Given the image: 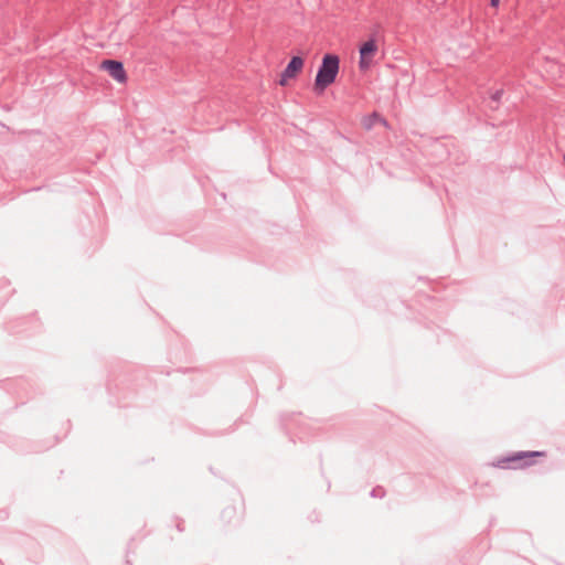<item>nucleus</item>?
Masks as SVG:
<instances>
[{"instance_id": "nucleus-5", "label": "nucleus", "mask_w": 565, "mask_h": 565, "mask_svg": "<svg viewBox=\"0 0 565 565\" xmlns=\"http://www.w3.org/2000/svg\"><path fill=\"white\" fill-rule=\"evenodd\" d=\"M377 51V45L374 39H370L360 46V55L372 57Z\"/></svg>"}, {"instance_id": "nucleus-2", "label": "nucleus", "mask_w": 565, "mask_h": 565, "mask_svg": "<svg viewBox=\"0 0 565 565\" xmlns=\"http://www.w3.org/2000/svg\"><path fill=\"white\" fill-rule=\"evenodd\" d=\"M102 68L107 71L108 74L118 83H126L127 74L124 64L117 60H105L102 62Z\"/></svg>"}, {"instance_id": "nucleus-4", "label": "nucleus", "mask_w": 565, "mask_h": 565, "mask_svg": "<svg viewBox=\"0 0 565 565\" xmlns=\"http://www.w3.org/2000/svg\"><path fill=\"white\" fill-rule=\"evenodd\" d=\"M542 452L539 451H520L511 457L504 458L501 462L504 463H514V468L523 467L530 465V462L525 461L522 462L526 458H533L535 456H541Z\"/></svg>"}, {"instance_id": "nucleus-8", "label": "nucleus", "mask_w": 565, "mask_h": 565, "mask_svg": "<svg viewBox=\"0 0 565 565\" xmlns=\"http://www.w3.org/2000/svg\"><path fill=\"white\" fill-rule=\"evenodd\" d=\"M502 96H503V89H497L495 92H493L491 94V100L493 103L498 104L501 100Z\"/></svg>"}, {"instance_id": "nucleus-10", "label": "nucleus", "mask_w": 565, "mask_h": 565, "mask_svg": "<svg viewBox=\"0 0 565 565\" xmlns=\"http://www.w3.org/2000/svg\"><path fill=\"white\" fill-rule=\"evenodd\" d=\"M500 3V0H490V6L497 8Z\"/></svg>"}, {"instance_id": "nucleus-9", "label": "nucleus", "mask_w": 565, "mask_h": 565, "mask_svg": "<svg viewBox=\"0 0 565 565\" xmlns=\"http://www.w3.org/2000/svg\"><path fill=\"white\" fill-rule=\"evenodd\" d=\"M373 119H380V116H379L376 113H374V114L372 115V117H371V118H369V119L364 122V126H365L367 129H370V128L372 127Z\"/></svg>"}, {"instance_id": "nucleus-1", "label": "nucleus", "mask_w": 565, "mask_h": 565, "mask_svg": "<svg viewBox=\"0 0 565 565\" xmlns=\"http://www.w3.org/2000/svg\"><path fill=\"white\" fill-rule=\"evenodd\" d=\"M340 58L335 54H324L318 68L313 89L317 94H322L327 87L334 83L339 73Z\"/></svg>"}, {"instance_id": "nucleus-6", "label": "nucleus", "mask_w": 565, "mask_h": 565, "mask_svg": "<svg viewBox=\"0 0 565 565\" xmlns=\"http://www.w3.org/2000/svg\"><path fill=\"white\" fill-rule=\"evenodd\" d=\"M371 63H372L371 57L360 55L359 67L361 71L367 70L371 66Z\"/></svg>"}, {"instance_id": "nucleus-7", "label": "nucleus", "mask_w": 565, "mask_h": 565, "mask_svg": "<svg viewBox=\"0 0 565 565\" xmlns=\"http://www.w3.org/2000/svg\"><path fill=\"white\" fill-rule=\"evenodd\" d=\"M384 495H385V490L383 487L377 486V487L373 488L371 491V497H373V498L382 499Z\"/></svg>"}, {"instance_id": "nucleus-3", "label": "nucleus", "mask_w": 565, "mask_h": 565, "mask_svg": "<svg viewBox=\"0 0 565 565\" xmlns=\"http://www.w3.org/2000/svg\"><path fill=\"white\" fill-rule=\"evenodd\" d=\"M303 66V60L300 56H292L288 62L286 68L281 73L280 84L284 85L287 78L296 77L297 73L301 71Z\"/></svg>"}]
</instances>
